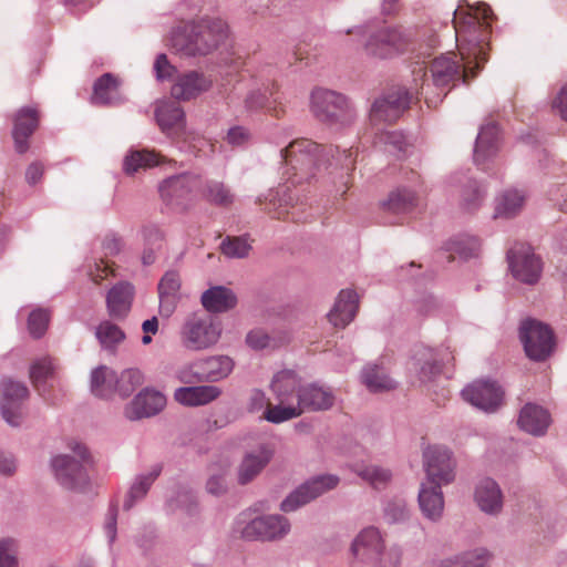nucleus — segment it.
I'll use <instances>...</instances> for the list:
<instances>
[{
    "instance_id": "obj_8",
    "label": "nucleus",
    "mask_w": 567,
    "mask_h": 567,
    "mask_svg": "<svg viewBox=\"0 0 567 567\" xmlns=\"http://www.w3.org/2000/svg\"><path fill=\"white\" fill-rule=\"evenodd\" d=\"M72 451L73 456L59 455L52 461L56 480L66 488H78L86 481L84 472V463L87 461L86 449L75 443Z\"/></svg>"
},
{
    "instance_id": "obj_32",
    "label": "nucleus",
    "mask_w": 567,
    "mask_h": 567,
    "mask_svg": "<svg viewBox=\"0 0 567 567\" xmlns=\"http://www.w3.org/2000/svg\"><path fill=\"white\" fill-rule=\"evenodd\" d=\"M203 307L209 312H225L237 303V297L231 289L215 286L203 292L200 298Z\"/></svg>"
},
{
    "instance_id": "obj_59",
    "label": "nucleus",
    "mask_w": 567,
    "mask_h": 567,
    "mask_svg": "<svg viewBox=\"0 0 567 567\" xmlns=\"http://www.w3.org/2000/svg\"><path fill=\"white\" fill-rule=\"evenodd\" d=\"M157 79H169L175 72V68L168 62L165 54H159L154 64Z\"/></svg>"
},
{
    "instance_id": "obj_26",
    "label": "nucleus",
    "mask_w": 567,
    "mask_h": 567,
    "mask_svg": "<svg viewBox=\"0 0 567 567\" xmlns=\"http://www.w3.org/2000/svg\"><path fill=\"white\" fill-rule=\"evenodd\" d=\"M212 86V81L197 72H189L177 79L172 86V96L176 100L188 101Z\"/></svg>"
},
{
    "instance_id": "obj_19",
    "label": "nucleus",
    "mask_w": 567,
    "mask_h": 567,
    "mask_svg": "<svg viewBox=\"0 0 567 567\" xmlns=\"http://www.w3.org/2000/svg\"><path fill=\"white\" fill-rule=\"evenodd\" d=\"M234 368L233 360L227 355L210 357L195 362L190 369L194 370L195 381H218L226 378Z\"/></svg>"
},
{
    "instance_id": "obj_47",
    "label": "nucleus",
    "mask_w": 567,
    "mask_h": 567,
    "mask_svg": "<svg viewBox=\"0 0 567 567\" xmlns=\"http://www.w3.org/2000/svg\"><path fill=\"white\" fill-rule=\"evenodd\" d=\"M96 338L104 348H113L125 339V333L115 323L105 320L96 328Z\"/></svg>"
},
{
    "instance_id": "obj_5",
    "label": "nucleus",
    "mask_w": 567,
    "mask_h": 567,
    "mask_svg": "<svg viewBox=\"0 0 567 567\" xmlns=\"http://www.w3.org/2000/svg\"><path fill=\"white\" fill-rule=\"evenodd\" d=\"M519 338L526 355L534 361L546 360L554 351L555 338L553 330L545 323L527 319L522 322Z\"/></svg>"
},
{
    "instance_id": "obj_49",
    "label": "nucleus",
    "mask_w": 567,
    "mask_h": 567,
    "mask_svg": "<svg viewBox=\"0 0 567 567\" xmlns=\"http://www.w3.org/2000/svg\"><path fill=\"white\" fill-rule=\"evenodd\" d=\"M223 254L230 258H245L248 256L251 245L246 237H227L220 245Z\"/></svg>"
},
{
    "instance_id": "obj_4",
    "label": "nucleus",
    "mask_w": 567,
    "mask_h": 567,
    "mask_svg": "<svg viewBox=\"0 0 567 567\" xmlns=\"http://www.w3.org/2000/svg\"><path fill=\"white\" fill-rule=\"evenodd\" d=\"M319 151L320 146L307 138L295 140L281 150L280 155L284 163L291 166V169L295 171L293 176H299L296 183L308 181L315 176Z\"/></svg>"
},
{
    "instance_id": "obj_29",
    "label": "nucleus",
    "mask_w": 567,
    "mask_h": 567,
    "mask_svg": "<svg viewBox=\"0 0 567 567\" xmlns=\"http://www.w3.org/2000/svg\"><path fill=\"white\" fill-rule=\"evenodd\" d=\"M271 457L272 450L265 445L251 453H248L239 466V483L247 484L252 481L265 468Z\"/></svg>"
},
{
    "instance_id": "obj_57",
    "label": "nucleus",
    "mask_w": 567,
    "mask_h": 567,
    "mask_svg": "<svg viewBox=\"0 0 567 567\" xmlns=\"http://www.w3.org/2000/svg\"><path fill=\"white\" fill-rule=\"evenodd\" d=\"M249 347L254 349H264L268 347H274L271 338L262 330H252L247 334L246 338Z\"/></svg>"
},
{
    "instance_id": "obj_43",
    "label": "nucleus",
    "mask_w": 567,
    "mask_h": 567,
    "mask_svg": "<svg viewBox=\"0 0 567 567\" xmlns=\"http://www.w3.org/2000/svg\"><path fill=\"white\" fill-rule=\"evenodd\" d=\"M159 164V155L150 151H135L126 156L124 169L127 174H134L142 168L153 167Z\"/></svg>"
},
{
    "instance_id": "obj_37",
    "label": "nucleus",
    "mask_w": 567,
    "mask_h": 567,
    "mask_svg": "<svg viewBox=\"0 0 567 567\" xmlns=\"http://www.w3.org/2000/svg\"><path fill=\"white\" fill-rule=\"evenodd\" d=\"M116 373L101 365L91 373V391L95 396L109 399L116 393Z\"/></svg>"
},
{
    "instance_id": "obj_27",
    "label": "nucleus",
    "mask_w": 567,
    "mask_h": 567,
    "mask_svg": "<svg viewBox=\"0 0 567 567\" xmlns=\"http://www.w3.org/2000/svg\"><path fill=\"white\" fill-rule=\"evenodd\" d=\"M517 423L522 430L529 434L543 435L550 424V416L544 408L527 403L520 410Z\"/></svg>"
},
{
    "instance_id": "obj_39",
    "label": "nucleus",
    "mask_w": 567,
    "mask_h": 567,
    "mask_svg": "<svg viewBox=\"0 0 567 567\" xmlns=\"http://www.w3.org/2000/svg\"><path fill=\"white\" fill-rule=\"evenodd\" d=\"M362 382L370 392H383L395 388V382L385 373L382 367L367 365L362 371Z\"/></svg>"
},
{
    "instance_id": "obj_44",
    "label": "nucleus",
    "mask_w": 567,
    "mask_h": 567,
    "mask_svg": "<svg viewBox=\"0 0 567 567\" xmlns=\"http://www.w3.org/2000/svg\"><path fill=\"white\" fill-rule=\"evenodd\" d=\"M116 393L126 398L144 382V375L141 370L130 368L124 370L120 377L116 375Z\"/></svg>"
},
{
    "instance_id": "obj_28",
    "label": "nucleus",
    "mask_w": 567,
    "mask_h": 567,
    "mask_svg": "<svg viewBox=\"0 0 567 567\" xmlns=\"http://www.w3.org/2000/svg\"><path fill=\"white\" fill-rule=\"evenodd\" d=\"M419 504L423 515L431 519L441 518L444 509V499L439 484L422 483L419 492Z\"/></svg>"
},
{
    "instance_id": "obj_2",
    "label": "nucleus",
    "mask_w": 567,
    "mask_h": 567,
    "mask_svg": "<svg viewBox=\"0 0 567 567\" xmlns=\"http://www.w3.org/2000/svg\"><path fill=\"white\" fill-rule=\"evenodd\" d=\"M270 389L277 404L268 409L266 420L275 424L298 417L305 412L326 411L334 404V395L329 388L316 383L305 384L290 370L275 374Z\"/></svg>"
},
{
    "instance_id": "obj_31",
    "label": "nucleus",
    "mask_w": 567,
    "mask_h": 567,
    "mask_svg": "<svg viewBox=\"0 0 567 567\" xmlns=\"http://www.w3.org/2000/svg\"><path fill=\"white\" fill-rule=\"evenodd\" d=\"M219 388L215 385L185 386L175 391V400L187 406L207 404L220 395Z\"/></svg>"
},
{
    "instance_id": "obj_42",
    "label": "nucleus",
    "mask_w": 567,
    "mask_h": 567,
    "mask_svg": "<svg viewBox=\"0 0 567 567\" xmlns=\"http://www.w3.org/2000/svg\"><path fill=\"white\" fill-rule=\"evenodd\" d=\"M204 198L218 206H229L234 202L230 189L221 182L208 181L203 188Z\"/></svg>"
},
{
    "instance_id": "obj_25",
    "label": "nucleus",
    "mask_w": 567,
    "mask_h": 567,
    "mask_svg": "<svg viewBox=\"0 0 567 567\" xmlns=\"http://www.w3.org/2000/svg\"><path fill=\"white\" fill-rule=\"evenodd\" d=\"M474 498L481 511L486 514H498L503 507L501 488L492 478H483L478 482Z\"/></svg>"
},
{
    "instance_id": "obj_11",
    "label": "nucleus",
    "mask_w": 567,
    "mask_h": 567,
    "mask_svg": "<svg viewBox=\"0 0 567 567\" xmlns=\"http://www.w3.org/2000/svg\"><path fill=\"white\" fill-rule=\"evenodd\" d=\"M200 186L199 176L183 174L165 179L159 186V193L167 205L184 208Z\"/></svg>"
},
{
    "instance_id": "obj_61",
    "label": "nucleus",
    "mask_w": 567,
    "mask_h": 567,
    "mask_svg": "<svg viewBox=\"0 0 567 567\" xmlns=\"http://www.w3.org/2000/svg\"><path fill=\"white\" fill-rule=\"evenodd\" d=\"M553 109L567 121V84L564 85L553 101Z\"/></svg>"
},
{
    "instance_id": "obj_9",
    "label": "nucleus",
    "mask_w": 567,
    "mask_h": 567,
    "mask_svg": "<svg viewBox=\"0 0 567 567\" xmlns=\"http://www.w3.org/2000/svg\"><path fill=\"white\" fill-rule=\"evenodd\" d=\"M383 542L374 527L363 529L352 544V567H383Z\"/></svg>"
},
{
    "instance_id": "obj_62",
    "label": "nucleus",
    "mask_w": 567,
    "mask_h": 567,
    "mask_svg": "<svg viewBox=\"0 0 567 567\" xmlns=\"http://www.w3.org/2000/svg\"><path fill=\"white\" fill-rule=\"evenodd\" d=\"M440 372L441 365L436 361H425L420 369V380L421 382H429Z\"/></svg>"
},
{
    "instance_id": "obj_13",
    "label": "nucleus",
    "mask_w": 567,
    "mask_h": 567,
    "mask_svg": "<svg viewBox=\"0 0 567 567\" xmlns=\"http://www.w3.org/2000/svg\"><path fill=\"white\" fill-rule=\"evenodd\" d=\"M408 43L409 37L400 27H384L370 37L365 51L383 59L404 50Z\"/></svg>"
},
{
    "instance_id": "obj_3",
    "label": "nucleus",
    "mask_w": 567,
    "mask_h": 567,
    "mask_svg": "<svg viewBox=\"0 0 567 567\" xmlns=\"http://www.w3.org/2000/svg\"><path fill=\"white\" fill-rule=\"evenodd\" d=\"M220 334V324L210 316L203 313L188 316L179 332L182 344L194 351L205 350L216 344Z\"/></svg>"
},
{
    "instance_id": "obj_35",
    "label": "nucleus",
    "mask_w": 567,
    "mask_h": 567,
    "mask_svg": "<svg viewBox=\"0 0 567 567\" xmlns=\"http://www.w3.org/2000/svg\"><path fill=\"white\" fill-rule=\"evenodd\" d=\"M55 365L53 359L43 357L30 367V379L41 396L49 400L48 382L54 379Z\"/></svg>"
},
{
    "instance_id": "obj_20",
    "label": "nucleus",
    "mask_w": 567,
    "mask_h": 567,
    "mask_svg": "<svg viewBox=\"0 0 567 567\" xmlns=\"http://www.w3.org/2000/svg\"><path fill=\"white\" fill-rule=\"evenodd\" d=\"M359 309V300L355 291L341 290L333 308L328 313L329 322L334 328H346L355 317Z\"/></svg>"
},
{
    "instance_id": "obj_60",
    "label": "nucleus",
    "mask_w": 567,
    "mask_h": 567,
    "mask_svg": "<svg viewBox=\"0 0 567 567\" xmlns=\"http://www.w3.org/2000/svg\"><path fill=\"white\" fill-rule=\"evenodd\" d=\"M123 247L122 239L116 235H107L105 236L102 248L105 257L117 255Z\"/></svg>"
},
{
    "instance_id": "obj_55",
    "label": "nucleus",
    "mask_w": 567,
    "mask_h": 567,
    "mask_svg": "<svg viewBox=\"0 0 567 567\" xmlns=\"http://www.w3.org/2000/svg\"><path fill=\"white\" fill-rule=\"evenodd\" d=\"M144 246L162 250L164 246V234L154 225L145 226L142 230Z\"/></svg>"
},
{
    "instance_id": "obj_16",
    "label": "nucleus",
    "mask_w": 567,
    "mask_h": 567,
    "mask_svg": "<svg viewBox=\"0 0 567 567\" xmlns=\"http://www.w3.org/2000/svg\"><path fill=\"white\" fill-rule=\"evenodd\" d=\"M429 484H449L454 480V463L451 453L442 446H430L424 452Z\"/></svg>"
},
{
    "instance_id": "obj_21",
    "label": "nucleus",
    "mask_w": 567,
    "mask_h": 567,
    "mask_svg": "<svg viewBox=\"0 0 567 567\" xmlns=\"http://www.w3.org/2000/svg\"><path fill=\"white\" fill-rule=\"evenodd\" d=\"M194 24H184L173 30L171 37L172 47L184 55L207 54L214 45L213 39L207 42H194L195 37L189 31Z\"/></svg>"
},
{
    "instance_id": "obj_36",
    "label": "nucleus",
    "mask_w": 567,
    "mask_h": 567,
    "mask_svg": "<svg viewBox=\"0 0 567 567\" xmlns=\"http://www.w3.org/2000/svg\"><path fill=\"white\" fill-rule=\"evenodd\" d=\"M498 127L495 124H487L482 127L476 138L474 161L481 165L484 161L495 154L498 147Z\"/></svg>"
},
{
    "instance_id": "obj_40",
    "label": "nucleus",
    "mask_w": 567,
    "mask_h": 567,
    "mask_svg": "<svg viewBox=\"0 0 567 567\" xmlns=\"http://www.w3.org/2000/svg\"><path fill=\"white\" fill-rule=\"evenodd\" d=\"M489 554L486 549L477 548L445 559L440 567H486Z\"/></svg>"
},
{
    "instance_id": "obj_12",
    "label": "nucleus",
    "mask_w": 567,
    "mask_h": 567,
    "mask_svg": "<svg viewBox=\"0 0 567 567\" xmlns=\"http://www.w3.org/2000/svg\"><path fill=\"white\" fill-rule=\"evenodd\" d=\"M1 414L4 421L11 426L21 425L24 419L23 402L29 396L28 388L12 380H4L1 383Z\"/></svg>"
},
{
    "instance_id": "obj_24",
    "label": "nucleus",
    "mask_w": 567,
    "mask_h": 567,
    "mask_svg": "<svg viewBox=\"0 0 567 567\" xmlns=\"http://www.w3.org/2000/svg\"><path fill=\"white\" fill-rule=\"evenodd\" d=\"M155 115L161 130L168 136H179L184 132V111L176 102L161 103Z\"/></svg>"
},
{
    "instance_id": "obj_33",
    "label": "nucleus",
    "mask_w": 567,
    "mask_h": 567,
    "mask_svg": "<svg viewBox=\"0 0 567 567\" xmlns=\"http://www.w3.org/2000/svg\"><path fill=\"white\" fill-rule=\"evenodd\" d=\"M189 31L194 34V42H207L210 39L215 40L212 50L216 49L226 38L228 27L221 19H204L194 24Z\"/></svg>"
},
{
    "instance_id": "obj_10",
    "label": "nucleus",
    "mask_w": 567,
    "mask_h": 567,
    "mask_svg": "<svg viewBox=\"0 0 567 567\" xmlns=\"http://www.w3.org/2000/svg\"><path fill=\"white\" fill-rule=\"evenodd\" d=\"M513 276L519 281L533 285L538 281L542 272L540 259L527 244H516L507 255Z\"/></svg>"
},
{
    "instance_id": "obj_48",
    "label": "nucleus",
    "mask_w": 567,
    "mask_h": 567,
    "mask_svg": "<svg viewBox=\"0 0 567 567\" xmlns=\"http://www.w3.org/2000/svg\"><path fill=\"white\" fill-rule=\"evenodd\" d=\"M355 472L374 488L385 486L391 480V473L377 465L359 466Z\"/></svg>"
},
{
    "instance_id": "obj_63",
    "label": "nucleus",
    "mask_w": 567,
    "mask_h": 567,
    "mask_svg": "<svg viewBox=\"0 0 567 567\" xmlns=\"http://www.w3.org/2000/svg\"><path fill=\"white\" fill-rule=\"evenodd\" d=\"M482 199V194L475 186L471 190H466L463 195V206L467 210H473L478 207Z\"/></svg>"
},
{
    "instance_id": "obj_30",
    "label": "nucleus",
    "mask_w": 567,
    "mask_h": 567,
    "mask_svg": "<svg viewBox=\"0 0 567 567\" xmlns=\"http://www.w3.org/2000/svg\"><path fill=\"white\" fill-rule=\"evenodd\" d=\"M181 289V277L176 271H167L158 284L159 312L169 317L177 305V296Z\"/></svg>"
},
{
    "instance_id": "obj_41",
    "label": "nucleus",
    "mask_w": 567,
    "mask_h": 567,
    "mask_svg": "<svg viewBox=\"0 0 567 567\" xmlns=\"http://www.w3.org/2000/svg\"><path fill=\"white\" fill-rule=\"evenodd\" d=\"M524 202V194L516 189L507 190L498 199L495 208V216L506 218L513 217L522 209Z\"/></svg>"
},
{
    "instance_id": "obj_15",
    "label": "nucleus",
    "mask_w": 567,
    "mask_h": 567,
    "mask_svg": "<svg viewBox=\"0 0 567 567\" xmlns=\"http://www.w3.org/2000/svg\"><path fill=\"white\" fill-rule=\"evenodd\" d=\"M463 399L485 412H495L502 404L504 391L495 382L476 381L462 391Z\"/></svg>"
},
{
    "instance_id": "obj_58",
    "label": "nucleus",
    "mask_w": 567,
    "mask_h": 567,
    "mask_svg": "<svg viewBox=\"0 0 567 567\" xmlns=\"http://www.w3.org/2000/svg\"><path fill=\"white\" fill-rule=\"evenodd\" d=\"M549 199L559 210L567 213V185H558L549 190Z\"/></svg>"
},
{
    "instance_id": "obj_45",
    "label": "nucleus",
    "mask_w": 567,
    "mask_h": 567,
    "mask_svg": "<svg viewBox=\"0 0 567 567\" xmlns=\"http://www.w3.org/2000/svg\"><path fill=\"white\" fill-rule=\"evenodd\" d=\"M162 472L159 465L154 466L147 475L141 476L138 481L133 484L130 489L128 499L124 502V509H130L135 499L143 497L153 482L158 477Z\"/></svg>"
},
{
    "instance_id": "obj_14",
    "label": "nucleus",
    "mask_w": 567,
    "mask_h": 567,
    "mask_svg": "<svg viewBox=\"0 0 567 567\" xmlns=\"http://www.w3.org/2000/svg\"><path fill=\"white\" fill-rule=\"evenodd\" d=\"M338 483L339 478L334 475L317 476L291 493L281 503V509L284 512H292L321 494L334 488Z\"/></svg>"
},
{
    "instance_id": "obj_38",
    "label": "nucleus",
    "mask_w": 567,
    "mask_h": 567,
    "mask_svg": "<svg viewBox=\"0 0 567 567\" xmlns=\"http://www.w3.org/2000/svg\"><path fill=\"white\" fill-rule=\"evenodd\" d=\"M118 80L111 73L103 74L96 80L93 87L92 101L94 104H114L118 101Z\"/></svg>"
},
{
    "instance_id": "obj_23",
    "label": "nucleus",
    "mask_w": 567,
    "mask_h": 567,
    "mask_svg": "<svg viewBox=\"0 0 567 567\" xmlns=\"http://www.w3.org/2000/svg\"><path fill=\"white\" fill-rule=\"evenodd\" d=\"M134 299V287L128 282H118L107 292L106 307L110 317L122 320L128 315Z\"/></svg>"
},
{
    "instance_id": "obj_34",
    "label": "nucleus",
    "mask_w": 567,
    "mask_h": 567,
    "mask_svg": "<svg viewBox=\"0 0 567 567\" xmlns=\"http://www.w3.org/2000/svg\"><path fill=\"white\" fill-rule=\"evenodd\" d=\"M288 190V186H280L276 192L271 190L266 198L268 200L266 209L272 218L284 220L291 218L297 221L295 206L290 203L292 197L287 195Z\"/></svg>"
},
{
    "instance_id": "obj_46",
    "label": "nucleus",
    "mask_w": 567,
    "mask_h": 567,
    "mask_svg": "<svg viewBox=\"0 0 567 567\" xmlns=\"http://www.w3.org/2000/svg\"><path fill=\"white\" fill-rule=\"evenodd\" d=\"M416 205L415 194L408 189H398L389 195L384 206L389 212L405 213Z\"/></svg>"
},
{
    "instance_id": "obj_18",
    "label": "nucleus",
    "mask_w": 567,
    "mask_h": 567,
    "mask_svg": "<svg viewBox=\"0 0 567 567\" xmlns=\"http://www.w3.org/2000/svg\"><path fill=\"white\" fill-rule=\"evenodd\" d=\"M165 405L166 398L162 392L146 388L125 406L124 414L128 420H140L157 414Z\"/></svg>"
},
{
    "instance_id": "obj_56",
    "label": "nucleus",
    "mask_w": 567,
    "mask_h": 567,
    "mask_svg": "<svg viewBox=\"0 0 567 567\" xmlns=\"http://www.w3.org/2000/svg\"><path fill=\"white\" fill-rule=\"evenodd\" d=\"M347 156H346V172H343L341 175H340V185L337 187V193L343 197L347 192L350 189V187L352 186V175H351V171L354 169V161L351 158L352 157V153L351 151H347Z\"/></svg>"
},
{
    "instance_id": "obj_7",
    "label": "nucleus",
    "mask_w": 567,
    "mask_h": 567,
    "mask_svg": "<svg viewBox=\"0 0 567 567\" xmlns=\"http://www.w3.org/2000/svg\"><path fill=\"white\" fill-rule=\"evenodd\" d=\"M311 107L315 115L326 123H344L351 117L347 99L333 91L315 90L311 95Z\"/></svg>"
},
{
    "instance_id": "obj_6",
    "label": "nucleus",
    "mask_w": 567,
    "mask_h": 567,
    "mask_svg": "<svg viewBox=\"0 0 567 567\" xmlns=\"http://www.w3.org/2000/svg\"><path fill=\"white\" fill-rule=\"evenodd\" d=\"M417 96L419 87L391 89L382 99L373 103L370 112L371 122H395Z\"/></svg>"
},
{
    "instance_id": "obj_52",
    "label": "nucleus",
    "mask_w": 567,
    "mask_h": 567,
    "mask_svg": "<svg viewBox=\"0 0 567 567\" xmlns=\"http://www.w3.org/2000/svg\"><path fill=\"white\" fill-rule=\"evenodd\" d=\"M275 406L276 404L272 405L261 390L254 389L250 391L247 403V409L249 412L256 413L262 411V417L266 420L268 409Z\"/></svg>"
},
{
    "instance_id": "obj_22",
    "label": "nucleus",
    "mask_w": 567,
    "mask_h": 567,
    "mask_svg": "<svg viewBox=\"0 0 567 567\" xmlns=\"http://www.w3.org/2000/svg\"><path fill=\"white\" fill-rule=\"evenodd\" d=\"M39 124V113L32 107H22L14 116L13 138L16 150L24 153L28 150V138L33 134Z\"/></svg>"
},
{
    "instance_id": "obj_51",
    "label": "nucleus",
    "mask_w": 567,
    "mask_h": 567,
    "mask_svg": "<svg viewBox=\"0 0 567 567\" xmlns=\"http://www.w3.org/2000/svg\"><path fill=\"white\" fill-rule=\"evenodd\" d=\"M18 545L14 539L0 540V567H18Z\"/></svg>"
},
{
    "instance_id": "obj_64",
    "label": "nucleus",
    "mask_w": 567,
    "mask_h": 567,
    "mask_svg": "<svg viewBox=\"0 0 567 567\" xmlns=\"http://www.w3.org/2000/svg\"><path fill=\"white\" fill-rule=\"evenodd\" d=\"M249 138V133L246 128L236 126L228 131L227 141L231 145H241Z\"/></svg>"
},
{
    "instance_id": "obj_50",
    "label": "nucleus",
    "mask_w": 567,
    "mask_h": 567,
    "mask_svg": "<svg viewBox=\"0 0 567 567\" xmlns=\"http://www.w3.org/2000/svg\"><path fill=\"white\" fill-rule=\"evenodd\" d=\"M50 313L44 309L33 310L28 319V329L33 338H40L47 331Z\"/></svg>"
},
{
    "instance_id": "obj_1",
    "label": "nucleus",
    "mask_w": 567,
    "mask_h": 567,
    "mask_svg": "<svg viewBox=\"0 0 567 567\" xmlns=\"http://www.w3.org/2000/svg\"><path fill=\"white\" fill-rule=\"evenodd\" d=\"M493 19L492 9L485 3L468 7L466 10L458 8L454 11L453 27L463 64L456 60V54L453 52L433 59L429 66L417 64L413 69L412 86L419 87V94H422L425 89L427 70L436 87L449 86L460 79L468 83L476 76L488 59Z\"/></svg>"
},
{
    "instance_id": "obj_17",
    "label": "nucleus",
    "mask_w": 567,
    "mask_h": 567,
    "mask_svg": "<svg viewBox=\"0 0 567 567\" xmlns=\"http://www.w3.org/2000/svg\"><path fill=\"white\" fill-rule=\"evenodd\" d=\"M288 520L278 515L258 517L241 529V537L248 540H271L282 537L289 532Z\"/></svg>"
},
{
    "instance_id": "obj_54",
    "label": "nucleus",
    "mask_w": 567,
    "mask_h": 567,
    "mask_svg": "<svg viewBox=\"0 0 567 567\" xmlns=\"http://www.w3.org/2000/svg\"><path fill=\"white\" fill-rule=\"evenodd\" d=\"M89 277L94 284H101L102 280L114 274L112 264L103 258L95 260L93 265L89 266Z\"/></svg>"
},
{
    "instance_id": "obj_53",
    "label": "nucleus",
    "mask_w": 567,
    "mask_h": 567,
    "mask_svg": "<svg viewBox=\"0 0 567 567\" xmlns=\"http://www.w3.org/2000/svg\"><path fill=\"white\" fill-rule=\"evenodd\" d=\"M409 512L403 499H394L388 503L384 509V518L389 523L402 522L408 518Z\"/></svg>"
}]
</instances>
